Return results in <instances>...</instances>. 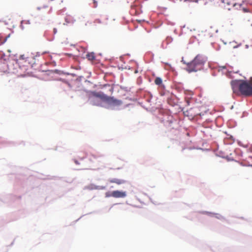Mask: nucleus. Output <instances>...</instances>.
<instances>
[{
    "label": "nucleus",
    "mask_w": 252,
    "mask_h": 252,
    "mask_svg": "<svg viewBox=\"0 0 252 252\" xmlns=\"http://www.w3.org/2000/svg\"><path fill=\"white\" fill-rule=\"evenodd\" d=\"M205 62L206 60L203 57L198 55L191 62L189 63L184 62L183 63L187 65L186 70L188 72L190 73L200 70L203 68Z\"/></svg>",
    "instance_id": "f257e3e1"
},
{
    "label": "nucleus",
    "mask_w": 252,
    "mask_h": 252,
    "mask_svg": "<svg viewBox=\"0 0 252 252\" xmlns=\"http://www.w3.org/2000/svg\"><path fill=\"white\" fill-rule=\"evenodd\" d=\"M96 96L100 97L101 100L105 101L108 104L114 106H119L123 104L122 100L116 99L114 97L107 96L105 94H96Z\"/></svg>",
    "instance_id": "f03ea898"
},
{
    "label": "nucleus",
    "mask_w": 252,
    "mask_h": 252,
    "mask_svg": "<svg viewBox=\"0 0 252 252\" xmlns=\"http://www.w3.org/2000/svg\"><path fill=\"white\" fill-rule=\"evenodd\" d=\"M239 90L243 95L249 96L252 95V86L248 82L242 81L239 84Z\"/></svg>",
    "instance_id": "7ed1b4c3"
},
{
    "label": "nucleus",
    "mask_w": 252,
    "mask_h": 252,
    "mask_svg": "<svg viewBox=\"0 0 252 252\" xmlns=\"http://www.w3.org/2000/svg\"><path fill=\"white\" fill-rule=\"evenodd\" d=\"M106 196L107 197L112 196L114 198H124L126 196V193L125 191L115 190L111 193H106Z\"/></svg>",
    "instance_id": "20e7f679"
},
{
    "label": "nucleus",
    "mask_w": 252,
    "mask_h": 252,
    "mask_svg": "<svg viewBox=\"0 0 252 252\" xmlns=\"http://www.w3.org/2000/svg\"><path fill=\"white\" fill-rule=\"evenodd\" d=\"M96 94H103V93H93L92 96L89 97V100L90 102L94 105H99L100 104V101L99 100L100 97L96 96Z\"/></svg>",
    "instance_id": "39448f33"
},
{
    "label": "nucleus",
    "mask_w": 252,
    "mask_h": 252,
    "mask_svg": "<svg viewBox=\"0 0 252 252\" xmlns=\"http://www.w3.org/2000/svg\"><path fill=\"white\" fill-rule=\"evenodd\" d=\"M110 183H115L117 185H121L126 183V181L122 179L113 178L109 180Z\"/></svg>",
    "instance_id": "423d86ee"
},
{
    "label": "nucleus",
    "mask_w": 252,
    "mask_h": 252,
    "mask_svg": "<svg viewBox=\"0 0 252 252\" xmlns=\"http://www.w3.org/2000/svg\"><path fill=\"white\" fill-rule=\"evenodd\" d=\"M8 36H4L1 34H0V45L3 44L6 41Z\"/></svg>",
    "instance_id": "0eeeda50"
},
{
    "label": "nucleus",
    "mask_w": 252,
    "mask_h": 252,
    "mask_svg": "<svg viewBox=\"0 0 252 252\" xmlns=\"http://www.w3.org/2000/svg\"><path fill=\"white\" fill-rule=\"evenodd\" d=\"M87 58L89 60L93 61L95 59V56L94 53H88L86 55Z\"/></svg>",
    "instance_id": "6e6552de"
},
{
    "label": "nucleus",
    "mask_w": 252,
    "mask_h": 252,
    "mask_svg": "<svg viewBox=\"0 0 252 252\" xmlns=\"http://www.w3.org/2000/svg\"><path fill=\"white\" fill-rule=\"evenodd\" d=\"M231 85L232 89L233 91V93L235 94L236 91V80H233L231 82Z\"/></svg>",
    "instance_id": "1a4fd4ad"
},
{
    "label": "nucleus",
    "mask_w": 252,
    "mask_h": 252,
    "mask_svg": "<svg viewBox=\"0 0 252 252\" xmlns=\"http://www.w3.org/2000/svg\"><path fill=\"white\" fill-rule=\"evenodd\" d=\"M235 74V72L228 71V72L226 74V76L230 79H233L235 77V76H234Z\"/></svg>",
    "instance_id": "9d476101"
},
{
    "label": "nucleus",
    "mask_w": 252,
    "mask_h": 252,
    "mask_svg": "<svg viewBox=\"0 0 252 252\" xmlns=\"http://www.w3.org/2000/svg\"><path fill=\"white\" fill-rule=\"evenodd\" d=\"M162 82V79L160 77H157L155 80V83L157 85H160Z\"/></svg>",
    "instance_id": "9b49d317"
},
{
    "label": "nucleus",
    "mask_w": 252,
    "mask_h": 252,
    "mask_svg": "<svg viewBox=\"0 0 252 252\" xmlns=\"http://www.w3.org/2000/svg\"><path fill=\"white\" fill-rule=\"evenodd\" d=\"M172 38L171 37H167L166 39V41H167V43H169L171 42L172 41Z\"/></svg>",
    "instance_id": "f8f14e48"
},
{
    "label": "nucleus",
    "mask_w": 252,
    "mask_h": 252,
    "mask_svg": "<svg viewBox=\"0 0 252 252\" xmlns=\"http://www.w3.org/2000/svg\"><path fill=\"white\" fill-rule=\"evenodd\" d=\"M105 86H108L110 87V89H109V90L111 92V93H112L113 92V91H114V88L110 86V85H105Z\"/></svg>",
    "instance_id": "ddd939ff"
},
{
    "label": "nucleus",
    "mask_w": 252,
    "mask_h": 252,
    "mask_svg": "<svg viewBox=\"0 0 252 252\" xmlns=\"http://www.w3.org/2000/svg\"><path fill=\"white\" fill-rule=\"evenodd\" d=\"M24 24H27L26 22H24V21H22L21 22V28L22 29H24Z\"/></svg>",
    "instance_id": "4468645a"
},
{
    "label": "nucleus",
    "mask_w": 252,
    "mask_h": 252,
    "mask_svg": "<svg viewBox=\"0 0 252 252\" xmlns=\"http://www.w3.org/2000/svg\"><path fill=\"white\" fill-rule=\"evenodd\" d=\"M228 160H234V159L233 158H228Z\"/></svg>",
    "instance_id": "2eb2a0df"
},
{
    "label": "nucleus",
    "mask_w": 252,
    "mask_h": 252,
    "mask_svg": "<svg viewBox=\"0 0 252 252\" xmlns=\"http://www.w3.org/2000/svg\"><path fill=\"white\" fill-rule=\"evenodd\" d=\"M71 18V17H70V16H68V17L66 18V19H65V20H67V19H69V20H70Z\"/></svg>",
    "instance_id": "dca6fc26"
},
{
    "label": "nucleus",
    "mask_w": 252,
    "mask_h": 252,
    "mask_svg": "<svg viewBox=\"0 0 252 252\" xmlns=\"http://www.w3.org/2000/svg\"><path fill=\"white\" fill-rule=\"evenodd\" d=\"M43 8L48 9V7L47 6H44Z\"/></svg>",
    "instance_id": "f3484780"
},
{
    "label": "nucleus",
    "mask_w": 252,
    "mask_h": 252,
    "mask_svg": "<svg viewBox=\"0 0 252 252\" xmlns=\"http://www.w3.org/2000/svg\"><path fill=\"white\" fill-rule=\"evenodd\" d=\"M243 11H244V12H248V10H247L246 9H245V8H244V9H243Z\"/></svg>",
    "instance_id": "a211bd4d"
},
{
    "label": "nucleus",
    "mask_w": 252,
    "mask_h": 252,
    "mask_svg": "<svg viewBox=\"0 0 252 252\" xmlns=\"http://www.w3.org/2000/svg\"><path fill=\"white\" fill-rule=\"evenodd\" d=\"M75 162L76 164H78V162H77L76 160H75Z\"/></svg>",
    "instance_id": "6ab92c4d"
}]
</instances>
